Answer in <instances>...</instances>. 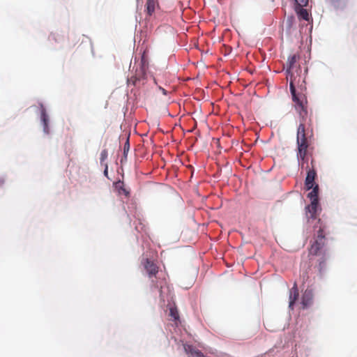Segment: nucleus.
I'll list each match as a JSON object with an SVG mask.
<instances>
[{
  "label": "nucleus",
  "mask_w": 357,
  "mask_h": 357,
  "mask_svg": "<svg viewBox=\"0 0 357 357\" xmlns=\"http://www.w3.org/2000/svg\"><path fill=\"white\" fill-rule=\"evenodd\" d=\"M159 89L161 91V92H162L164 95H167V91H166L165 89H163L162 87L160 86V87H159Z\"/></svg>",
  "instance_id": "4be33fe9"
},
{
  "label": "nucleus",
  "mask_w": 357,
  "mask_h": 357,
  "mask_svg": "<svg viewBox=\"0 0 357 357\" xmlns=\"http://www.w3.org/2000/svg\"><path fill=\"white\" fill-rule=\"evenodd\" d=\"M105 166V170H104V174L105 176H107V174H108V165L107 163H105L103 165Z\"/></svg>",
  "instance_id": "412c9836"
},
{
  "label": "nucleus",
  "mask_w": 357,
  "mask_h": 357,
  "mask_svg": "<svg viewBox=\"0 0 357 357\" xmlns=\"http://www.w3.org/2000/svg\"><path fill=\"white\" fill-rule=\"evenodd\" d=\"M295 10L299 19L304 20L305 21L310 20V15L307 9L303 8V7L296 6Z\"/></svg>",
  "instance_id": "ddd939ff"
},
{
  "label": "nucleus",
  "mask_w": 357,
  "mask_h": 357,
  "mask_svg": "<svg viewBox=\"0 0 357 357\" xmlns=\"http://www.w3.org/2000/svg\"><path fill=\"white\" fill-rule=\"evenodd\" d=\"M307 117V116L304 119H303V118L301 117V123L297 129V136H296V143L297 144L309 142L308 139L306 137V134H305V122Z\"/></svg>",
  "instance_id": "0eeeda50"
},
{
  "label": "nucleus",
  "mask_w": 357,
  "mask_h": 357,
  "mask_svg": "<svg viewBox=\"0 0 357 357\" xmlns=\"http://www.w3.org/2000/svg\"><path fill=\"white\" fill-rule=\"evenodd\" d=\"M319 207V201L314 199L311 201L310 205L307 207V212L310 213V218L312 219L317 218V214Z\"/></svg>",
  "instance_id": "9b49d317"
},
{
  "label": "nucleus",
  "mask_w": 357,
  "mask_h": 357,
  "mask_svg": "<svg viewBox=\"0 0 357 357\" xmlns=\"http://www.w3.org/2000/svg\"><path fill=\"white\" fill-rule=\"evenodd\" d=\"M40 113H41V120L43 123V130L45 133H49V128H48V122L49 117L46 113V109L43 105H40Z\"/></svg>",
  "instance_id": "f8f14e48"
},
{
  "label": "nucleus",
  "mask_w": 357,
  "mask_h": 357,
  "mask_svg": "<svg viewBox=\"0 0 357 357\" xmlns=\"http://www.w3.org/2000/svg\"><path fill=\"white\" fill-rule=\"evenodd\" d=\"M300 60V55L294 54L290 56H289L287 63V74H290L293 73H296L298 71H301V68L298 64V61Z\"/></svg>",
  "instance_id": "7ed1b4c3"
},
{
  "label": "nucleus",
  "mask_w": 357,
  "mask_h": 357,
  "mask_svg": "<svg viewBox=\"0 0 357 357\" xmlns=\"http://www.w3.org/2000/svg\"><path fill=\"white\" fill-rule=\"evenodd\" d=\"M301 73L302 70L287 74V79L289 80L290 92L296 109L300 117L304 119L308 115L307 100L305 95L307 87L305 77Z\"/></svg>",
  "instance_id": "f257e3e1"
},
{
  "label": "nucleus",
  "mask_w": 357,
  "mask_h": 357,
  "mask_svg": "<svg viewBox=\"0 0 357 357\" xmlns=\"http://www.w3.org/2000/svg\"><path fill=\"white\" fill-rule=\"evenodd\" d=\"M299 296L298 289L297 287V284L295 283L294 287L289 291V307L291 309H293V305L295 302L297 301Z\"/></svg>",
  "instance_id": "9d476101"
},
{
  "label": "nucleus",
  "mask_w": 357,
  "mask_h": 357,
  "mask_svg": "<svg viewBox=\"0 0 357 357\" xmlns=\"http://www.w3.org/2000/svg\"><path fill=\"white\" fill-rule=\"evenodd\" d=\"M169 316L170 317V319L175 321L176 324L179 321L180 317L178 311L175 306H171L169 307Z\"/></svg>",
  "instance_id": "4468645a"
},
{
  "label": "nucleus",
  "mask_w": 357,
  "mask_h": 357,
  "mask_svg": "<svg viewBox=\"0 0 357 357\" xmlns=\"http://www.w3.org/2000/svg\"><path fill=\"white\" fill-rule=\"evenodd\" d=\"M325 245L324 229L320 228L317 231V238L309 250L310 255H318Z\"/></svg>",
  "instance_id": "f03ea898"
},
{
  "label": "nucleus",
  "mask_w": 357,
  "mask_h": 357,
  "mask_svg": "<svg viewBox=\"0 0 357 357\" xmlns=\"http://www.w3.org/2000/svg\"><path fill=\"white\" fill-rule=\"evenodd\" d=\"M312 168L307 172V176L305 181V186L306 190H309L315 185L314 180L317 176V172L314 169V160H311Z\"/></svg>",
  "instance_id": "423d86ee"
},
{
  "label": "nucleus",
  "mask_w": 357,
  "mask_h": 357,
  "mask_svg": "<svg viewBox=\"0 0 357 357\" xmlns=\"http://www.w3.org/2000/svg\"><path fill=\"white\" fill-rule=\"evenodd\" d=\"M312 189V190L308 194L307 197L310 199L311 201H314V199L319 201V185L315 184Z\"/></svg>",
  "instance_id": "dca6fc26"
},
{
  "label": "nucleus",
  "mask_w": 357,
  "mask_h": 357,
  "mask_svg": "<svg viewBox=\"0 0 357 357\" xmlns=\"http://www.w3.org/2000/svg\"><path fill=\"white\" fill-rule=\"evenodd\" d=\"M157 1L155 0H147L146 6V12L149 15H151L154 13Z\"/></svg>",
  "instance_id": "2eb2a0df"
},
{
  "label": "nucleus",
  "mask_w": 357,
  "mask_h": 357,
  "mask_svg": "<svg viewBox=\"0 0 357 357\" xmlns=\"http://www.w3.org/2000/svg\"><path fill=\"white\" fill-rule=\"evenodd\" d=\"M116 188H118L120 191H122L126 196L129 195V191L124 188V183L123 181H119L116 182Z\"/></svg>",
  "instance_id": "f3484780"
},
{
  "label": "nucleus",
  "mask_w": 357,
  "mask_h": 357,
  "mask_svg": "<svg viewBox=\"0 0 357 357\" xmlns=\"http://www.w3.org/2000/svg\"><path fill=\"white\" fill-rule=\"evenodd\" d=\"M152 282L153 283V285H154L155 287H158L157 284L154 282V280H152Z\"/></svg>",
  "instance_id": "5701e85b"
},
{
  "label": "nucleus",
  "mask_w": 357,
  "mask_h": 357,
  "mask_svg": "<svg viewBox=\"0 0 357 357\" xmlns=\"http://www.w3.org/2000/svg\"><path fill=\"white\" fill-rule=\"evenodd\" d=\"M218 2H220V3H222V2L223 1V0H218Z\"/></svg>",
  "instance_id": "b1692460"
},
{
  "label": "nucleus",
  "mask_w": 357,
  "mask_h": 357,
  "mask_svg": "<svg viewBox=\"0 0 357 357\" xmlns=\"http://www.w3.org/2000/svg\"><path fill=\"white\" fill-rule=\"evenodd\" d=\"M296 6L299 7H305L307 6L309 0H294Z\"/></svg>",
  "instance_id": "6ab92c4d"
},
{
  "label": "nucleus",
  "mask_w": 357,
  "mask_h": 357,
  "mask_svg": "<svg viewBox=\"0 0 357 357\" xmlns=\"http://www.w3.org/2000/svg\"><path fill=\"white\" fill-rule=\"evenodd\" d=\"M107 156H108L107 150V149H103L101 151L100 158V160L101 165H104L105 164V161L107 160Z\"/></svg>",
  "instance_id": "a211bd4d"
},
{
  "label": "nucleus",
  "mask_w": 357,
  "mask_h": 357,
  "mask_svg": "<svg viewBox=\"0 0 357 357\" xmlns=\"http://www.w3.org/2000/svg\"><path fill=\"white\" fill-rule=\"evenodd\" d=\"M297 146H298L297 157H298V160L301 161L302 168H303L305 162L307 163V168H308L307 155H308V149L310 146V144H309V142L297 144Z\"/></svg>",
  "instance_id": "20e7f679"
},
{
  "label": "nucleus",
  "mask_w": 357,
  "mask_h": 357,
  "mask_svg": "<svg viewBox=\"0 0 357 357\" xmlns=\"http://www.w3.org/2000/svg\"><path fill=\"white\" fill-rule=\"evenodd\" d=\"M129 150V142L128 140L126 142V143L124 145L123 151H124V155H126V152Z\"/></svg>",
  "instance_id": "aec40b11"
},
{
  "label": "nucleus",
  "mask_w": 357,
  "mask_h": 357,
  "mask_svg": "<svg viewBox=\"0 0 357 357\" xmlns=\"http://www.w3.org/2000/svg\"><path fill=\"white\" fill-rule=\"evenodd\" d=\"M142 264L148 274L149 278L150 279L156 278V275L159 271V267L157 266V264L153 260L148 258L144 259Z\"/></svg>",
  "instance_id": "39448f33"
},
{
  "label": "nucleus",
  "mask_w": 357,
  "mask_h": 357,
  "mask_svg": "<svg viewBox=\"0 0 357 357\" xmlns=\"http://www.w3.org/2000/svg\"><path fill=\"white\" fill-rule=\"evenodd\" d=\"M313 301L312 290L306 289L302 296L301 305L303 309L310 306Z\"/></svg>",
  "instance_id": "6e6552de"
},
{
  "label": "nucleus",
  "mask_w": 357,
  "mask_h": 357,
  "mask_svg": "<svg viewBox=\"0 0 357 357\" xmlns=\"http://www.w3.org/2000/svg\"><path fill=\"white\" fill-rule=\"evenodd\" d=\"M183 349L187 354H190L192 357H205L204 354L193 345L184 344Z\"/></svg>",
  "instance_id": "1a4fd4ad"
}]
</instances>
